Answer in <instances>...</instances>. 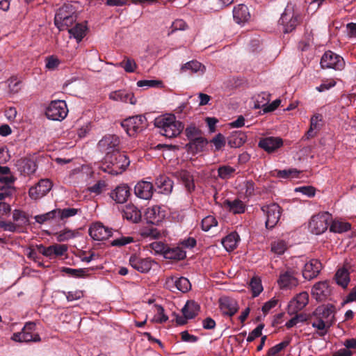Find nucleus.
<instances>
[{
	"label": "nucleus",
	"instance_id": "37",
	"mask_svg": "<svg viewBox=\"0 0 356 356\" xmlns=\"http://www.w3.org/2000/svg\"><path fill=\"white\" fill-rule=\"evenodd\" d=\"M239 239L238 234L233 232L222 239V243L227 251H232L237 247Z\"/></svg>",
	"mask_w": 356,
	"mask_h": 356
},
{
	"label": "nucleus",
	"instance_id": "4",
	"mask_svg": "<svg viewBox=\"0 0 356 356\" xmlns=\"http://www.w3.org/2000/svg\"><path fill=\"white\" fill-rule=\"evenodd\" d=\"M332 221V217L328 212L321 213L312 217L309 222L310 231L316 235L325 232Z\"/></svg>",
	"mask_w": 356,
	"mask_h": 356
},
{
	"label": "nucleus",
	"instance_id": "47",
	"mask_svg": "<svg viewBox=\"0 0 356 356\" xmlns=\"http://www.w3.org/2000/svg\"><path fill=\"white\" fill-rule=\"evenodd\" d=\"M58 218L57 209H54L44 214L37 215L34 217L35 221L39 224H43L47 221Z\"/></svg>",
	"mask_w": 356,
	"mask_h": 356
},
{
	"label": "nucleus",
	"instance_id": "18",
	"mask_svg": "<svg viewBox=\"0 0 356 356\" xmlns=\"http://www.w3.org/2000/svg\"><path fill=\"white\" fill-rule=\"evenodd\" d=\"M283 145V140L280 137H265L261 138L258 146L267 152L273 153Z\"/></svg>",
	"mask_w": 356,
	"mask_h": 356
},
{
	"label": "nucleus",
	"instance_id": "46",
	"mask_svg": "<svg viewBox=\"0 0 356 356\" xmlns=\"http://www.w3.org/2000/svg\"><path fill=\"white\" fill-rule=\"evenodd\" d=\"M351 225L349 222L341 221H333L330 225V231L333 232L342 233L350 229Z\"/></svg>",
	"mask_w": 356,
	"mask_h": 356
},
{
	"label": "nucleus",
	"instance_id": "13",
	"mask_svg": "<svg viewBox=\"0 0 356 356\" xmlns=\"http://www.w3.org/2000/svg\"><path fill=\"white\" fill-rule=\"evenodd\" d=\"M52 183L48 179H40L35 186L29 188V195L31 199L38 200L45 195L51 189Z\"/></svg>",
	"mask_w": 356,
	"mask_h": 356
},
{
	"label": "nucleus",
	"instance_id": "63",
	"mask_svg": "<svg viewBox=\"0 0 356 356\" xmlns=\"http://www.w3.org/2000/svg\"><path fill=\"white\" fill-rule=\"evenodd\" d=\"M106 187L104 181L99 180L93 186L88 187V190L90 193L99 195L102 193L104 188Z\"/></svg>",
	"mask_w": 356,
	"mask_h": 356
},
{
	"label": "nucleus",
	"instance_id": "53",
	"mask_svg": "<svg viewBox=\"0 0 356 356\" xmlns=\"http://www.w3.org/2000/svg\"><path fill=\"white\" fill-rule=\"evenodd\" d=\"M9 92L13 94L19 92L22 88V81L16 76H11L8 80Z\"/></svg>",
	"mask_w": 356,
	"mask_h": 356
},
{
	"label": "nucleus",
	"instance_id": "52",
	"mask_svg": "<svg viewBox=\"0 0 356 356\" xmlns=\"http://www.w3.org/2000/svg\"><path fill=\"white\" fill-rule=\"evenodd\" d=\"M125 70V72L131 73L134 72L137 67V65L134 60L125 57L122 61L118 64Z\"/></svg>",
	"mask_w": 356,
	"mask_h": 356
},
{
	"label": "nucleus",
	"instance_id": "42",
	"mask_svg": "<svg viewBox=\"0 0 356 356\" xmlns=\"http://www.w3.org/2000/svg\"><path fill=\"white\" fill-rule=\"evenodd\" d=\"M140 235L143 238H149V239H156L159 238L161 236V233L158 229L151 226L143 229L140 232Z\"/></svg>",
	"mask_w": 356,
	"mask_h": 356
},
{
	"label": "nucleus",
	"instance_id": "60",
	"mask_svg": "<svg viewBox=\"0 0 356 356\" xmlns=\"http://www.w3.org/2000/svg\"><path fill=\"white\" fill-rule=\"evenodd\" d=\"M0 228L10 232H20L19 231V225H15V222L11 221L0 220Z\"/></svg>",
	"mask_w": 356,
	"mask_h": 356
},
{
	"label": "nucleus",
	"instance_id": "29",
	"mask_svg": "<svg viewBox=\"0 0 356 356\" xmlns=\"http://www.w3.org/2000/svg\"><path fill=\"white\" fill-rule=\"evenodd\" d=\"M110 99L115 101H121L123 102H129L131 104H136V99L133 93L128 92L124 90L113 91L109 95Z\"/></svg>",
	"mask_w": 356,
	"mask_h": 356
},
{
	"label": "nucleus",
	"instance_id": "22",
	"mask_svg": "<svg viewBox=\"0 0 356 356\" xmlns=\"http://www.w3.org/2000/svg\"><path fill=\"white\" fill-rule=\"evenodd\" d=\"M233 17L237 24H244L250 18L249 9L245 4H238L233 9Z\"/></svg>",
	"mask_w": 356,
	"mask_h": 356
},
{
	"label": "nucleus",
	"instance_id": "45",
	"mask_svg": "<svg viewBox=\"0 0 356 356\" xmlns=\"http://www.w3.org/2000/svg\"><path fill=\"white\" fill-rule=\"evenodd\" d=\"M287 249L286 243L283 240H277L271 243L270 250L275 254H282Z\"/></svg>",
	"mask_w": 356,
	"mask_h": 356
},
{
	"label": "nucleus",
	"instance_id": "62",
	"mask_svg": "<svg viewBox=\"0 0 356 356\" xmlns=\"http://www.w3.org/2000/svg\"><path fill=\"white\" fill-rule=\"evenodd\" d=\"M162 85V81L158 80H140L137 82L138 87L156 88Z\"/></svg>",
	"mask_w": 356,
	"mask_h": 356
},
{
	"label": "nucleus",
	"instance_id": "5",
	"mask_svg": "<svg viewBox=\"0 0 356 356\" xmlns=\"http://www.w3.org/2000/svg\"><path fill=\"white\" fill-rule=\"evenodd\" d=\"M35 329V324L34 323H26L22 332L13 334L12 339L18 342L40 341V337L38 333H34Z\"/></svg>",
	"mask_w": 356,
	"mask_h": 356
},
{
	"label": "nucleus",
	"instance_id": "17",
	"mask_svg": "<svg viewBox=\"0 0 356 356\" xmlns=\"http://www.w3.org/2000/svg\"><path fill=\"white\" fill-rule=\"evenodd\" d=\"M154 188L152 182L148 181H140L134 187L135 195L141 199L149 200L152 197Z\"/></svg>",
	"mask_w": 356,
	"mask_h": 356
},
{
	"label": "nucleus",
	"instance_id": "57",
	"mask_svg": "<svg viewBox=\"0 0 356 356\" xmlns=\"http://www.w3.org/2000/svg\"><path fill=\"white\" fill-rule=\"evenodd\" d=\"M62 271L73 277H84L86 276V272L88 271V270L86 268L74 269L64 267Z\"/></svg>",
	"mask_w": 356,
	"mask_h": 356
},
{
	"label": "nucleus",
	"instance_id": "41",
	"mask_svg": "<svg viewBox=\"0 0 356 356\" xmlns=\"http://www.w3.org/2000/svg\"><path fill=\"white\" fill-rule=\"evenodd\" d=\"M175 289L180 291L182 293H186L191 289V284L190 281L184 277H176Z\"/></svg>",
	"mask_w": 356,
	"mask_h": 356
},
{
	"label": "nucleus",
	"instance_id": "1",
	"mask_svg": "<svg viewBox=\"0 0 356 356\" xmlns=\"http://www.w3.org/2000/svg\"><path fill=\"white\" fill-rule=\"evenodd\" d=\"M130 164L127 156L119 151L106 154L104 162L100 166L101 170L113 175L122 173Z\"/></svg>",
	"mask_w": 356,
	"mask_h": 356
},
{
	"label": "nucleus",
	"instance_id": "35",
	"mask_svg": "<svg viewBox=\"0 0 356 356\" xmlns=\"http://www.w3.org/2000/svg\"><path fill=\"white\" fill-rule=\"evenodd\" d=\"M122 126L124 128L128 135L130 136H134L136 133L142 131L141 127L138 124L137 120H135V117H131L126 119L122 122Z\"/></svg>",
	"mask_w": 356,
	"mask_h": 356
},
{
	"label": "nucleus",
	"instance_id": "36",
	"mask_svg": "<svg viewBox=\"0 0 356 356\" xmlns=\"http://www.w3.org/2000/svg\"><path fill=\"white\" fill-rule=\"evenodd\" d=\"M323 120V116L321 114L316 113L314 114L310 120V127L309 129L307 131V132L305 134V137L307 139H309L310 138H313L316 136V132L314 131H318L321 129V124H319L320 122Z\"/></svg>",
	"mask_w": 356,
	"mask_h": 356
},
{
	"label": "nucleus",
	"instance_id": "11",
	"mask_svg": "<svg viewBox=\"0 0 356 356\" xmlns=\"http://www.w3.org/2000/svg\"><path fill=\"white\" fill-rule=\"evenodd\" d=\"M120 138L116 135H106L98 143V148L106 154L119 151Z\"/></svg>",
	"mask_w": 356,
	"mask_h": 356
},
{
	"label": "nucleus",
	"instance_id": "19",
	"mask_svg": "<svg viewBox=\"0 0 356 356\" xmlns=\"http://www.w3.org/2000/svg\"><path fill=\"white\" fill-rule=\"evenodd\" d=\"M130 195V188L127 184H120L118 186L110 193V197L117 204H123L126 202Z\"/></svg>",
	"mask_w": 356,
	"mask_h": 356
},
{
	"label": "nucleus",
	"instance_id": "61",
	"mask_svg": "<svg viewBox=\"0 0 356 356\" xmlns=\"http://www.w3.org/2000/svg\"><path fill=\"white\" fill-rule=\"evenodd\" d=\"M215 146V151L220 150L225 145V138L222 134H218L210 141Z\"/></svg>",
	"mask_w": 356,
	"mask_h": 356
},
{
	"label": "nucleus",
	"instance_id": "26",
	"mask_svg": "<svg viewBox=\"0 0 356 356\" xmlns=\"http://www.w3.org/2000/svg\"><path fill=\"white\" fill-rule=\"evenodd\" d=\"M223 207L233 214H241L245 213L246 210L245 204L239 199L225 200L223 202Z\"/></svg>",
	"mask_w": 356,
	"mask_h": 356
},
{
	"label": "nucleus",
	"instance_id": "34",
	"mask_svg": "<svg viewBox=\"0 0 356 356\" xmlns=\"http://www.w3.org/2000/svg\"><path fill=\"white\" fill-rule=\"evenodd\" d=\"M234 0H205L204 6L211 11L216 12L230 5Z\"/></svg>",
	"mask_w": 356,
	"mask_h": 356
},
{
	"label": "nucleus",
	"instance_id": "51",
	"mask_svg": "<svg viewBox=\"0 0 356 356\" xmlns=\"http://www.w3.org/2000/svg\"><path fill=\"white\" fill-rule=\"evenodd\" d=\"M235 172V169L229 165H222L218 168V177L222 179H228L231 178Z\"/></svg>",
	"mask_w": 356,
	"mask_h": 356
},
{
	"label": "nucleus",
	"instance_id": "28",
	"mask_svg": "<svg viewBox=\"0 0 356 356\" xmlns=\"http://www.w3.org/2000/svg\"><path fill=\"white\" fill-rule=\"evenodd\" d=\"M123 217L134 223H138L141 220L142 213L136 206L129 204L123 211Z\"/></svg>",
	"mask_w": 356,
	"mask_h": 356
},
{
	"label": "nucleus",
	"instance_id": "30",
	"mask_svg": "<svg viewBox=\"0 0 356 356\" xmlns=\"http://www.w3.org/2000/svg\"><path fill=\"white\" fill-rule=\"evenodd\" d=\"M334 280L339 286L346 289L350 281L348 270L345 267L339 268L335 273Z\"/></svg>",
	"mask_w": 356,
	"mask_h": 356
},
{
	"label": "nucleus",
	"instance_id": "40",
	"mask_svg": "<svg viewBox=\"0 0 356 356\" xmlns=\"http://www.w3.org/2000/svg\"><path fill=\"white\" fill-rule=\"evenodd\" d=\"M86 29L87 28L86 26L78 23L72 28L68 29V32L78 42H79L84 38Z\"/></svg>",
	"mask_w": 356,
	"mask_h": 356
},
{
	"label": "nucleus",
	"instance_id": "54",
	"mask_svg": "<svg viewBox=\"0 0 356 356\" xmlns=\"http://www.w3.org/2000/svg\"><path fill=\"white\" fill-rule=\"evenodd\" d=\"M290 343V340H285L270 348L266 356H277V355L286 348Z\"/></svg>",
	"mask_w": 356,
	"mask_h": 356
},
{
	"label": "nucleus",
	"instance_id": "43",
	"mask_svg": "<svg viewBox=\"0 0 356 356\" xmlns=\"http://www.w3.org/2000/svg\"><path fill=\"white\" fill-rule=\"evenodd\" d=\"M78 232L71 230L68 228H65L63 230L56 233V239L58 242L67 241L71 238L76 237Z\"/></svg>",
	"mask_w": 356,
	"mask_h": 356
},
{
	"label": "nucleus",
	"instance_id": "12",
	"mask_svg": "<svg viewBox=\"0 0 356 356\" xmlns=\"http://www.w3.org/2000/svg\"><path fill=\"white\" fill-rule=\"evenodd\" d=\"M129 262L133 268L142 273L149 272L154 264V261L151 258H142L136 254L130 256Z\"/></svg>",
	"mask_w": 356,
	"mask_h": 356
},
{
	"label": "nucleus",
	"instance_id": "21",
	"mask_svg": "<svg viewBox=\"0 0 356 356\" xmlns=\"http://www.w3.org/2000/svg\"><path fill=\"white\" fill-rule=\"evenodd\" d=\"M145 215L149 223L158 224L164 219L165 216V211L161 206L154 205L148 208Z\"/></svg>",
	"mask_w": 356,
	"mask_h": 356
},
{
	"label": "nucleus",
	"instance_id": "58",
	"mask_svg": "<svg viewBox=\"0 0 356 356\" xmlns=\"http://www.w3.org/2000/svg\"><path fill=\"white\" fill-rule=\"evenodd\" d=\"M204 66L197 60H191L186 63L181 67L182 71L191 70L192 72H197L201 70Z\"/></svg>",
	"mask_w": 356,
	"mask_h": 356
},
{
	"label": "nucleus",
	"instance_id": "20",
	"mask_svg": "<svg viewBox=\"0 0 356 356\" xmlns=\"http://www.w3.org/2000/svg\"><path fill=\"white\" fill-rule=\"evenodd\" d=\"M322 268V264L318 259H311L305 264L302 270V276L305 279L310 280L318 276Z\"/></svg>",
	"mask_w": 356,
	"mask_h": 356
},
{
	"label": "nucleus",
	"instance_id": "55",
	"mask_svg": "<svg viewBox=\"0 0 356 356\" xmlns=\"http://www.w3.org/2000/svg\"><path fill=\"white\" fill-rule=\"evenodd\" d=\"M185 134L188 139L191 141L202 135L201 130L193 124H191L185 129Z\"/></svg>",
	"mask_w": 356,
	"mask_h": 356
},
{
	"label": "nucleus",
	"instance_id": "23",
	"mask_svg": "<svg viewBox=\"0 0 356 356\" xmlns=\"http://www.w3.org/2000/svg\"><path fill=\"white\" fill-rule=\"evenodd\" d=\"M17 166L21 173L24 175L33 174L38 168L35 161L29 158H24L18 161Z\"/></svg>",
	"mask_w": 356,
	"mask_h": 356
},
{
	"label": "nucleus",
	"instance_id": "9",
	"mask_svg": "<svg viewBox=\"0 0 356 356\" xmlns=\"http://www.w3.org/2000/svg\"><path fill=\"white\" fill-rule=\"evenodd\" d=\"M298 274V270L293 268L287 267L285 270L281 271L278 284L282 289H291L298 284V280L296 275Z\"/></svg>",
	"mask_w": 356,
	"mask_h": 356
},
{
	"label": "nucleus",
	"instance_id": "14",
	"mask_svg": "<svg viewBox=\"0 0 356 356\" xmlns=\"http://www.w3.org/2000/svg\"><path fill=\"white\" fill-rule=\"evenodd\" d=\"M332 289L327 281L316 283L312 289V296L318 302L325 301L331 295Z\"/></svg>",
	"mask_w": 356,
	"mask_h": 356
},
{
	"label": "nucleus",
	"instance_id": "27",
	"mask_svg": "<svg viewBox=\"0 0 356 356\" xmlns=\"http://www.w3.org/2000/svg\"><path fill=\"white\" fill-rule=\"evenodd\" d=\"M247 140V136L245 132L236 131L231 133L227 138V143L230 147H240Z\"/></svg>",
	"mask_w": 356,
	"mask_h": 356
},
{
	"label": "nucleus",
	"instance_id": "25",
	"mask_svg": "<svg viewBox=\"0 0 356 356\" xmlns=\"http://www.w3.org/2000/svg\"><path fill=\"white\" fill-rule=\"evenodd\" d=\"M308 293L307 292L300 293L292 301L290 302L289 305V309L291 312L300 311L308 304Z\"/></svg>",
	"mask_w": 356,
	"mask_h": 356
},
{
	"label": "nucleus",
	"instance_id": "64",
	"mask_svg": "<svg viewBox=\"0 0 356 356\" xmlns=\"http://www.w3.org/2000/svg\"><path fill=\"white\" fill-rule=\"evenodd\" d=\"M264 327V324H259L255 329H254L252 332L249 333V335L247 338L248 342L253 341L256 338L261 336V332L263 328Z\"/></svg>",
	"mask_w": 356,
	"mask_h": 356
},
{
	"label": "nucleus",
	"instance_id": "16",
	"mask_svg": "<svg viewBox=\"0 0 356 356\" xmlns=\"http://www.w3.org/2000/svg\"><path fill=\"white\" fill-rule=\"evenodd\" d=\"M89 235L96 241L108 239L112 236L111 229L103 225L101 222H96L89 228Z\"/></svg>",
	"mask_w": 356,
	"mask_h": 356
},
{
	"label": "nucleus",
	"instance_id": "32",
	"mask_svg": "<svg viewBox=\"0 0 356 356\" xmlns=\"http://www.w3.org/2000/svg\"><path fill=\"white\" fill-rule=\"evenodd\" d=\"M164 258L170 260H182L186 257V252L179 247H167L164 252Z\"/></svg>",
	"mask_w": 356,
	"mask_h": 356
},
{
	"label": "nucleus",
	"instance_id": "50",
	"mask_svg": "<svg viewBox=\"0 0 356 356\" xmlns=\"http://www.w3.org/2000/svg\"><path fill=\"white\" fill-rule=\"evenodd\" d=\"M68 8L66 6H63L58 8L56 13L55 17H54V24L55 26H58L60 24V23H63V20L70 15L67 10Z\"/></svg>",
	"mask_w": 356,
	"mask_h": 356
},
{
	"label": "nucleus",
	"instance_id": "15",
	"mask_svg": "<svg viewBox=\"0 0 356 356\" xmlns=\"http://www.w3.org/2000/svg\"><path fill=\"white\" fill-rule=\"evenodd\" d=\"M219 308L223 316H233L239 309L237 301L228 296L219 299Z\"/></svg>",
	"mask_w": 356,
	"mask_h": 356
},
{
	"label": "nucleus",
	"instance_id": "8",
	"mask_svg": "<svg viewBox=\"0 0 356 356\" xmlns=\"http://www.w3.org/2000/svg\"><path fill=\"white\" fill-rule=\"evenodd\" d=\"M300 16L295 13L293 10L286 9L282 14L279 20L280 25L283 26V32L289 33L293 31L300 24Z\"/></svg>",
	"mask_w": 356,
	"mask_h": 356
},
{
	"label": "nucleus",
	"instance_id": "7",
	"mask_svg": "<svg viewBox=\"0 0 356 356\" xmlns=\"http://www.w3.org/2000/svg\"><path fill=\"white\" fill-rule=\"evenodd\" d=\"M262 211L266 213V227L271 229L275 227L280 220L282 208L276 203L261 207Z\"/></svg>",
	"mask_w": 356,
	"mask_h": 356
},
{
	"label": "nucleus",
	"instance_id": "10",
	"mask_svg": "<svg viewBox=\"0 0 356 356\" xmlns=\"http://www.w3.org/2000/svg\"><path fill=\"white\" fill-rule=\"evenodd\" d=\"M322 68H332L341 70L345 66L343 58L331 51H326L321 59Z\"/></svg>",
	"mask_w": 356,
	"mask_h": 356
},
{
	"label": "nucleus",
	"instance_id": "3",
	"mask_svg": "<svg viewBox=\"0 0 356 356\" xmlns=\"http://www.w3.org/2000/svg\"><path fill=\"white\" fill-rule=\"evenodd\" d=\"M334 312V305H327L318 306L311 315L312 327L321 331L325 330L319 334L320 336H324L327 332L326 328L332 325L331 318Z\"/></svg>",
	"mask_w": 356,
	"mask_h": 356
},
{
	"label": "nucleus",
	"instance_id": "24",
	"mask_svg": "<svg viewBox=\"0 0 356 356\" xmlns=\"http://www.w3.org/2000/svg\"><path fill=\"white\" fill-rule=\"evenodd\" d=\"M155 184L159 193L169 195L173 188V181L166 175H159L156 178Z\"/></svg>",
	"mask_w": 356,
	"mask_h": 356
},
{
	"label": "nucleus",
	"instance_id": "44",
	"mask_svg": "<svg viewBox=\"0 0 356 356\" xmlns=\"http://www.w3.org/2000/svg\"><path fill=\"white\" fill-rule=\"evenodd\" d=\"M249 286L254 298L258 296L263 291L261 281L259 277H253L249 284Z\"/></svg>",
	"mask_w": 356,
	"mask_h": 356
},
{
	"label": "nucleus",
	"instance_id": "39",
	"mask_svg": "<svg viewBox=\"0 0 356 356\" xmlns=\"http://www.w3.org/2000/svg\"><path fill=\"white\" fill-rule=\"evenodd\" d=\"M13 219L15 225H19V230L29 224V217L22 210L15 209L13 212Z\"/></svg>",
	"mask_w": 356,
	"mask_h": 356
},
{
	"label": "nucleus",
	"instance_id": "2",
	"mask_svg": "<svg viewBox=\"0 0 356 356\" xmlns=\"http://www.w3.org/2000/svg\"><path fill=\"white\" fill-rule=\"evenodd\" d=\"M154 125L160 129L161 135L172 138L179 136L184 128V124L176 120L175 114L159 116L154 120Z\"/></svg>",
	"mask_w": 356,
	"mask_h": 356
},
{
	"label": "nucleus",
	"instance_id": "33",
	"mask_svg": "<svg viewBox=\"0 0 356 356\" xmlns=\"http://www.w3.org/2000/svg\"><path fill=\"white\" fill-rule=\"evenodd\" d=\"M200 305L194 300H188L182 308L181 312L183 315H184L188 318H194L200 311Z\"/></svg>",
	"mask_w": 356,
	"mask_h": 356
},
{
	"label": "nucleus",
	"instance_id": "38",
	"mask_svg": "<svg viewBox=\"0 0 356 356\" xmlns=\"http://www.w3.org/2000/svg\"><path fill=\"white\" fill-rule=\"evenodd\" d=\"M208 143V140L202 136V135L196 138H193L190 141L186 147L193 152H200L204 149V146Z\"/></svg>",
	"mask_w": 356,
	"mask_h": 356
},
{
	"label": "nucleus",
	"instance_id": "6",
	"mask_svg": "<svg viewBox=\"0 0 356 356\" xmlns=\"http://www.w3.org/2000/svg\"><path fill=\"white\" fill-rule=\"evenodd\" d=\"M67 104L65 101H53L46 110V115L52 120H62L67 115Z\"/></svg>",
	"mask_w": 356,
	"mask_h": 356
},
{
	"label": "nucleus",
	"instance_id": "48",
	"mask_svg": "<svg viewBox=\"0 0 356 356\" xmlns=\"http://www.w3.org/2000/svg\"><path fill=\"white\" fill-rule=\"evenodd\" d=\"M276 177L279 178L287 179L289 177L294 178L298 177V175L300 173V171H298L296 168H289L284 170H276Z\"/></svg>",
	"mask_w": 356,
	"mask_h": 356
},
{
	"label": "nucleus",
	"instance_id": "59",
	"mask_svg": "<svg viewBox=\"0 0 356 356\" xmlns=\"http://www.w3.org/2000/svg\"><path fill=\"white\" fill-rule=\"evenodd\" d=\"M187 28L188 25L185 21L181 19H177L172 22L170 26L171 30L168 32V35H170L178 30H186Z\"/></svg>",
	"mask_w": 356,
	"mask_h": 356
},
{
	"label": "nucleus",
	"instance_id": "56",
	"mask_svg": "<svg viewBox=\"0 0 356 356\" xmlns=\"http://www.w3.org/2000/svg\"><path fill=\"white\" fill-rule=\"evenodd\" d=\"M217 225L218 221L213 216H208L202 220V229L205 232L209 231L211 227Z\"/></svg>",
	"mask_w": 356,
	"mask_h": 356
},
{
	"label": "nucleus",
	"instance_id": "31",
	"mask_svg": "<svg viewBox=\"0 0 356 356\" xmlns=\"http://www.w3.org/2000/svg\"><path fill=\"white\" fill-rule=\"evenodd\" d=\"M177 177L184 183L187 191L191 193L195 190L193 176L187 170H182L177 172Z\"/></svg>",
	"mask_w": 356,
	"mask_h": 356
},
{
	"label": "nucleus",
	"instance_id": "49",
	"mask_svg": "<svg viewBox=\"0 0 356 356\" xmlns=\"http://www.w3.org/2000/svg\"><path fill=\"white\" fill-rule=\"evenodd\" d=\"M58 213V218L60 220H63L66 218L74 216L77 214L79 209L75 208H65L63 209H56Z\"/></svg>",
	"mask_w": 356,
	"mask_h": 356
}]
</instances>
